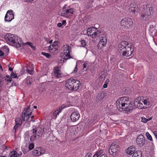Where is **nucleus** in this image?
<instances>
[{
  "label": "nucleus",
  "instance_id": "nucleus-1",
  "mask_svg": "<svg viewBox=\"0 0 157 157\" xmlns=\"http://www.w3.org/2000/svg\"><path fill=\"white\" fill-rule=\"evenodd\" d=\"M118 50L121 56L128 57L132 54L134 50V47L131 43L122 41L118 44Z\"/></svg>",
  "mask_w": 157,
  "mask_h": 157
},
{
  "label": "nucleus",
  "instance_id": "nucleus-2",
  "mask_svg": "<svg viewBox=\"0 0 157 157\" xmlns=\"http://www.w3.org/2000/svg\"><path fill=\"white\" fill-rule=\"evenodd\" d=\"M7 43L10 45L18 48L23 45V42L18 36L10 33H7L4 36Z\"/></svg>",
  "mask_w": 157,
  "mask_h": 157
},
{
  "label": "nucleus",
  "instance_id": "nucleus-3",
  "mask_svg": "<svg viewBox=\"0 0 157 157\" xmlns=\"http://www.w3.org/2000/svg\"><path fill=\"white\" fill-rule=\"evenodd\" d=\"M134 103L135 107L140 109L147 108L151 105L149 99L146 98H144L143 97L136 98Z\"/></svg>",
  "mask_w": 157,
  "mask_h": 157
},
{
  "label": "nucleus",
  "instance_id": "nucleus-4",
  "mask_svg": "<svg viewBox=\"0 0 157 157\" xmlns=\"http://www.w3.org/2000/svg\"><path fill=\"white\" fill-rule=\"evenodd\" d=\"M32 113L31 111L30 106L29 105L27 108H25L22 112L21 115L22 120L20 118L18 117L15 119V121L17 125L19 126L22 123V120L23 121H27L29 119L30 116Z\"/></svg>",
  "mask_w": 157,
  "mask_h": 157
},
{
  "label": "nucleus",
  "instance_id": "nucleus-5",
  "mask_svg": "<svg viewBox=\"0 0 157 157\" xmlns=\"http://www.w3.org/2000/svg\"><path fill=\"white\" fill-rule=\"evenodd\" d=\"M81 85V83L79 81L71 78L67 80L66 87L70 90L76 91L78 89Z\"/></svg>",
  "mask_w": 157,
  "mask_h": 157
},
{
  "label": "nucleus",
  "instance_id": "nucleus-6",
  "mask_svg": "<svg viewBox=\"0 0 157 157\" xmlns=\"http://www.w3.org/2000/svg\"><path fill=\"white\" fill-rule=\"evenodd\" d=\"M123 104H121L122 110L126 111L128 113H131L134 107L132 106L130 101H129V99L126 97H122Z\"/></svg>",
  "mask_w": 157,
  "mask_h": 157
},
{
  "label": "nucleus",
  "instance_id": "nucleus-7",
  "mask_svg": "<svg viewBox=\"0 0 157 157\" xmlns=\"http://www.w3.org/2000/svg\"><path fill=\"white\" fill-rule=\"evenodd\" d=\"M153 10L152 7L147 6L140 13V19L143 21H148L150 18L151 12Z\"/></svg>",
  "mask_w": 157,
  "mask_h": 157
},
{
  "label": "nucleus",
  "instance_id": "nucleus-8",
  "mask_svg": "<svg viewBox=\"0 0 157 157\" xmlns=\"http://www.w3.org/2000/svg\"><path fill=\"white\" fill-rule=\"evenodd\" d=\"M119 149V147L117 144H112L109 147V152L111 155L115 156L118 155Z\"/></svg>",
  "mask_w": 157,
  "mask_h": 157
},
{
  "label": "nucleus",
  "instance_id": "nucleus-9",
  "mask_svg": "<svg viewBox=\"0 0 157 157\" xmlns=\"http://www.w3.org/2000/svg\"><path fill=\"white\" fill-rule=\"evenodd\" d=\"M95 29L96 30L97 28L94 27L88 28L86 32L88 35L91 36L92 38H95L96 36H100V34L101 33V31L98 30L96 31Z\"/></svg>",
  "mask_w": 157,
  "mask_h": 157
},
{
  "label": "nucleus",
  "instance_id": "nucleus-10",
  "mask_svg": "<svg viewBox=\"0 0 157 157\" xmlns=\"http://www.w3.org/2000/svg\"><path fill=\"white\" fill-rule=\"evenodd\" d=\"M133 24L132 19L129 17L124 18L121 21V25L127 28L131 27L132 26Z\"/></svg>",
  "mask_w": 157,
  "mask_h": 157
},
{
  "label": "nucleus",
  "instance_id": "nucleus-11",
  "mask_svg": "<svg viewBox=\"0 0 157 157\" xmlns=\"http://www.w3.org/2000/svg\"><path fill=\"white\" fill-rule=\"evenodd\" d=\"M13 12V11L12 10H9L7 11L5 17L6 21H10L14 19V15Z\"/></svg>",
  "mask_w": 157,
  "mask_h": 157
},
{
  "label": "nucleus",
  "instance_id": "nucleus-12",
  "mask_svg": "<svg viewBox=\"0 0 157 157\" xmlns=\"http://www.w3.org/2000/svg\"><path fill=\"white\" fill-rule=\"evenodd\" d=\"M137 144L139 145V146L142 147L144 144L145 142V140L144 136L140 135L138 136L136 139Z\"/></svg>",
  "mask_w": 157,
  "mask_h": 157
},
{
  "label": "nucleus",
  "instance_id": "nucleus-13",
  "mask_svg": "<svg viewBox=\"0 0 157 157\" xmlns=\"http://www.w3.org/2000/svg\"><path fill=\"white\" fill-rule=\"evenodd\" d=\"M80 114L76 112H73L71 115V119L73 122H75L78 120Z\"/></svg>",
  "mask_w": 157,
  "mask_h": 157
},
{
  "label": "nucleus",
  "instance_id": "nucleus-14",
  "mask_svg": "<svg viewBox=\"0 0 157 157\" xmlns=\"http://www.w3.org/2000/svg\"><path fill=\"white\" fill-rule=\"evenodd\" d=\"M105 96V94L103 92L99 93L96 97L95 101H96L97 102L100 103L103 100Z\"/></svg>",
  "mask_w": 157,
  "mask_h": 157
},
{
  "label": "nucleus",
  "instance_id": "nucleus-15",
  "mask_svg": "<svg viewBox=\"0 0 157 157\" xmlns=\"http://www.w3.org/2000/svg\"><path fill=\"white\" fill-rule=\"evenodd\" d=\"M70 47L67 44L66 45L65 48L66 49V52L64 53V54L65 55V56L64 57V59L67 60L68 59H70L71 58V56L70 54Z\"/></svg>",
  "mask_w": 157,
  "mask_h": 157
},
{
  "label": "nucleus",
  "instance_id": "nucleus-16",
  "mask_svg": "<svg viewBox=\"0 0 157 157\" xmlns=\"http://www.w3.org/2000/svg\"><path fill=\"white\" fill-rule=\"evenodd\" d=\"M139 9L138 7V6L136 5H133L132 6H131L129 8V11L131 12H132V13L134 14L136 13L139 11Z\"/></svg>",
  "mask_w": 157,
  "mask_h": 157
},
{
  "label": "nucleus",
  "instance_id": "nucleus-17",
  "mask_svg": "<svg viewBox=\"0 0 157 157\" xmlns=\"http://www.w3.org/2000/svg\"><path fill=\"white\" fill-rule=\"evenodd\" d=\"M135 150L136 149L135 148V146H132L128 147L126 149V152L127 154L129 155H131L134 154Z\"/></svg>",
  "mask_w": 157,
  "mask_h": 157
},
{
  "label": "nucleus",
  "instance_id": "nucleus-18",
  "mask_svg": "<svg viewBox=\"0 0 157 157\" xmlns=\"http://www.w3.org/2000/svg\"><path fill=\"white\" fill-rule=\"evenodd\" d=\"M122 97L120 98H118V100L116 102V106L117 108L119 109H122V107H121V104H123V101H122ZM121 110V111H122Z\"/></svg>",
  "mask_w": 157,
  "mask_h": 157
},
{
  "label": "nucleus",
  "instance_id": "nucleus-19",
  "mask_svg": "<svg viewBox=\"0 0 157 157\" xmlns=\"http://www.w3.org/2000/svg\"><path fill=\"white\" fill-rule=\"evenodd\" d=\"M59 67L58 66L55 68L54 71L55 75L57 78H59L61 77V74L59 73Z\"/></svg>",
  "mask_w": 157,
  "mask_h": 157
},
{
  "label": "nucleus",
  "instance_id": "nucleus-20",
  "mask_svg": "<svg viewBox=\"0 0 157 157\" xmlns=\"http://www.w3.org/2000/svg\"><path fill=\"white\" fill-rule=\"evenodd\" d=\"M22 154L21 153V154H18L17 152L16 151H12L11 152L10 154V155L11 157H17V156H21Z\"/></svg>",
  "mask_w": 157,
  "mask_h": 157
},
{
  "label": "nucleus",
  "instance_id": "nucleus-21",
  "mask_svg": "<svg viewBox=\"0 0 157 157\" xmlns=\"http://www.w3.org/2000/svg\"><path fill=\"white\" fill-rule=\"evenodd\" d=\"M142 152L141 151H135L132 155V157H141Z\"/></svg>",
  "mask_w": 157,
  "mask_h": 157
},
{
  "label": "nucleus",
  "instance_id": "nucleus-22",
  "mask_svg": "<svg viewBox=\"0 0 157 157\" xmlns=\"http://www.w3.org/2000/svg\"><path fill=\"white\" fill-rule=\"evenodd\" d=\"M103 152V151L102 149H98L96 152L95 154L94 155L93 157H98Z\"/></svg>",
  "mask_w": 157,
  "mask_h": 157
},
{
  "label": "nucleus",
  "instance_id": "nucleus-23",
  "mask_svg": "<svg viewBox=\"0 0 157 157\" xmlns=\"http://www.w3.org/2000/svg\"><path fill=\"white\" fill-rule=\"evenodd\" d=\"M100 41V42L105 44L107 42V39L105 37H101Z\"/></svg>",
  "mask_w": 157,
  "mask_h": 157
},
{
  "label": "nucleus",
  "instance_id": "nucleus-24",
  "mask_svg": "<svg viewBox=\"0 0 157 157\" xmlns=\"http://www.w3.org/2000/svg\"><path fill=\"white\" fill-rule=\"evenodd\" d=\"M105 44L99 42L98 45V49H101L104 47Z\"/></svg>",
  "mask_w": 157,
  "mask_h": 157
},
{
  "label": "nucleus",
  "instance_id": "nucleus-25",
  "mask_svg": "<svg viewBox=\"0 0 157 157\" xmlns=\"http://www.w3.org/2000/svg\"><path fill=\"white\" fill-rule=\"evenodd\" d=\"M59 114V112L55 111L53 113L52 116V117L53 119H56L57 117V115Z\"/></svg>",
  "mask_w": 157,
  "mask_h": 157
},
{
  "label": "nucleus",
  "instance_id": "nucleus-26",
  "mask_svg": "<svg viewBox=\"0 0 157 157\" xmlns=\"http://www.w3.org/2000/svg\"><path fill=\"white\" fill-rule=\"evenodd\" d=\"M5 79L7 80V82H10L12 80L11 77L9 75H7L6 77H5Z\"/></svg>",
  "mask_w": 157,
  "mask_h": 157
},
{
  "label": "nucleus",
  "instance_id": "nucleus-27",
  "mask_svg": "<svg viewBox=\"0 0 157 157\" xmlns=\"http://www.w3.org/2000/svg\"><path fill=\"white\" fill-rule=\"evenodd\" d=\"M146 135L147 138L150 141H152V139L150 134L148 132L146 133Z\"/></svg>",
  "mask_w": 157,
  "mask_h": 157
},
{
  "label": "nucleus",
  "instance_id": "nucleus-28",
  "mask_svg": "<svg viewBox=\"0 0 157 157\" xmlns=\"http://www.w3.org/2000/svg\"><path fill=\"white\" fill-rule=\"evenodd\" d=\"M36 138V135H33L31 136L30 138V141L31 142H33Z\"/></svg>",
  "mask_w": 157,
  "mask_h": 157
},
{
  "label": "nucleus",
  "instance_id": "nucleus-29",
  "mask_svg": "<svg viewBox=\"0 0 157 157\" xmlns=\"http://www.w3.org/2000/svg\"><path fill=\"white\" fill-rule=\"evenodd\" d=\"M67 14L69 13L73 14V10L72 9L70 8V9H66Z\"/></svg>",
  "mask_w": 157,
  "mask_h": 157
},
{
  "label": "nucleus",
  "instance_id": "nucleus-30",
  "mask_svg": "<svg viewBox=\"0 0 157 157\" xmlns=\"http://www.w3.org/2000/svg\"><path fill=\"white\" fill-rule=\"evenodd\" d=\"M93 2V0H90L87 3V7L88 8H90L92 6V4Z\"/></svg>",
  "mask_w": 157,
  "mask_h": 157
},
{
  "label": "nucleus",
  "instance_id": "nucleus-31",
  "mask_svg": "<svg viewBox=\"0 0 157 157\" xmlns=\"http://www.w3.org/2000/svg\"><path fill=\"white\" fill-rule=\"evenodd\" d=\"M41 54L45 56L47 58H50L51 56V55L49 53H47L46 52H42L41 53Z\"/></svg>",
  "mask_w": 157,
  "mask_h": 157
},
{
  "label": "nucleus",
  "instance_id": "nucleus-32",
  "mask_svg": "<svg viewBox=\"0 0 157 157\" xmlns=\"http://www.w3.org/2000/svg\"><path fill=\"white\" fill-rule=\"evenodd\" d=\"M25 44L29 45L33 49L35 48V46L33 45V44L30 42H27L25 43Z\"/></svg>",
  "mask_w": 157,
  "mask_h": 157
},
{
  "label": "nucleus",
  "instance_id": "nucleus-33",
  "mask_svg": "<svg viewBox=\"0 0 157 157\" xmlns=\"http://www.w3.org/2000/svg\"><path fill=\"white\" fill-rule=\"evenodd\" d=\"M83 69L86 71L89 68L87 66V63H85L83 65Z\"/></svg>",
  "mask_w": 157,
  "mask_h": 157
},
{
  "label": "nucleus",
  "instance_id": "nucleus-34",
  "mask_svg": "<svg viewBox=\"0 0 157 157\" xmlns=\"http://www.w3.org/2000/svg\"><path fill=\"white\" fill-rule=\"evenodd\" d=\"M62 10L61 11V13H60L61 16H63V15H66L67 13L66 11V9L63 8Z\"/></svg>",
  "mask_w": 157,
  "mask_h": 157
},
{
  "label": "nucleus",
  "instance_id": "nucleus-35",
  "mask_svg": "<svg viewBox=\"0 0 157 157\" xmlns=\"http://www.w3.org/2000/svg\"><path fill=\"white\" fill-rule=\"evenodd\" d=\"M33 151L34 152V154L35 155L37 156H39L41 154V152H40L39 153L38 151L37 150H34Z\"/></svg>",
  "mask_w": 157,
  "mask_h": 157
},
{
  "label": "nucleus",
  "instance_id": "nucleus-36",
  "mask_svg": "<svg viewBox=\"0 0 157 157\" xmlns=\"http://www.w3.org/2000/svg\"><path fill=\"white\" fill-rule=\"evenodd\" d=\"M34 147V145L33 143H30L29 145V150L33 149Z\"/></svg>",
  "mask_w": 157,
  "mask_h": 157
},
{
  "label": "nucleus",
  "instance_id": "nucleus-37",
  "mask_svg": "<svg viewBox=\"0 0 157 157\" xmlns=\"http://www.w3.org/2000/svg\"><path fill=\"white\" fill-rule=\"evenodd\" d=\"M81 44L82 47H85L86 46V42L84 40H82L81 41Z\"/></svg>",
  "mask_w": 157,
  "mask_h": 157
},
{
  "label": "nucleus",
  "instance_id": "nucleus-38",
  "mask_svg": "<svg viewBox=\"0 0 157 157\" xmlns=\"http://www.w3.org/2000/svg\"><path fill=\"white\" fill-rule=\"evenodd\" d=\"M141 121L145 123H146L148 121L147 119L144 117H141Z\"/></svg>",
  "mask_w": 157,
  "mask_h": 157
},
{
  "label": "nucleus",
  "instance_id": "nucleus-39",
  "mask_svg": "<svg viewBox=\"0 0 157 157\" xmlns=\"http://www.w3.org/2000/svg\"><path fill=\"white\" fill-rule=\"evenodd\" d=\"M31 131L32 132V133L33 135H36L37 130L34 129V128H33V129L31 130Z\"/></svg>",
  "mask_w": 157,
  "mask_h": 157
},
{
  "label": "nucleus",
  "instance_id": "nucleus-40",
  "mask_svg": "<svg viewBox=\"0 0 157 157\" xmlns=\"http://www.w3.org/2000/svg\"><path fill=\"white\" fill-rule=\"evenodd\" d=\"M33 71V69H31V70H30L28 69V68H27V70H26L27 72L30 74H32V72Z\"/></svg>",
  "mask_w": 157,
  "mask_h": 157
},
{
  "label": "nucleus",
  "instance_id": "nucleus-41",
  "mask_svg": "<svg viewBox=\"0 0 157 157\" xmlns=\"http://www.w3.org/2000/svg\"><path fill=\"white\" fill-rule=\"evenodd\" d=\"M11 77L13 78H16L17 77V75L16 74L12 73L11 74Z\"/></svg>",
  "mask_w": 157,
  "mask_h": 157
},
{
  "label": "nucleus",
  "instance_id": "nucleus-42",
  "mask_svg": "<svg viewBox=\"0 0 157 157\" xmlns=\"http://www.w3.org/2000/svg\"><path fill=\"white\" fill-rule=\"evenodd\" d=\"M77 70H78L77 65L76 64V65L75 68L73 72H72V73H75L77 71Z\"/></svg>",
  "mask_w": 157,
  "mask_h": 157
},
{
  "label": "nucleus",
  "instance_id": "nucleus-43",
  "mask_svg": "<svg viewBox=\"0 0 157 157\" xmlns=\"http://www.w3.org/2000/svg\"><path fill=\"white\" fill-rule=\"evenodd\" d=\"M92 154L90 153H88L86 155L85 157H91Z\"/></svg>",
  "mask_w": 157,
  "mask_h": 157
},
{
  "label": "nucleus",
  "instance_id": "nucleus-44",
  "mask_svg": "<svg viewBox=\"0 0 157 157\" xmlns=\"http://www.w3.org/2000/svg\"><path fill=\"white\" fill-rule=\"evenodd\" d=\"M58 42L57 41H55L54 42V44L52 45V46L53 47H56V45L57 44Z\"/></svg>",
  "mask_w": 157,
  "mask_h": 157
},
{
  "label": "nucleus",
  "instance_id": "nucleus-45",
  "mask_svg": "<svg viewBox=\"0 0 157 157\" xmlns=\"http://www.w3.org/2000/svg\"><path fill=\"white\" fill-rule=\"evenodd\" d=\"M19 126L18 125H17L16 124V125L15 126H14V127H13V131L14 130V132H16V130L17 129V128Z\"/></svg>",
  "mask_w": 157,
  "mask_h": 157
},
{
  "label": "nucleus",
  "instance_id": "nucleus-46",
  "mask_svg": "<svg viewBox=\"0 0 157 157\" xmlns=\"http://www.w3.org/2000/svg\"><path fill=\"white\" fill-rule=\"evenodd\" d=\"M62 108H63L62 107L60 108H59L58 109H57L56 111L59 112V113L61 111Z\"/></svg>",
  "mask_w": 157,
  "mask_h": 157
},
{
  "label": "nucleus",
  "instance_id": "nucleus-47",
  "mask_svg": "<svg viewBox=\"0 0 157 157\" xmlns=\"http://www.w3.org/2000/svg\"><path fill=\"white\" fill-rule=\"evenodd\" d=\"M62 26V24L61 23H59L57 24V26L59 27H61Z\"/></svg>",
  "mask_w": 157,
  "mask_h": 157
},
{
  "label": "nucleus",
  "instance_id": "nucleus-48",
  "mask_svg": "<svg viewBox=\"0 0 157 157\" xmlns=\"http://www.w3.org/2000/svg\"><path fill=\"white\" fill-rule=\"evenodd\" d=\"M154 135L155 136V138L157 139V132H154Z\"/></svg>",
  "mask_w": 157,
  "mask_h": 157
},
{
  "label": "nucleus",
  "instance_id": "nucleus-49",
  "mask_svg": "<svg viewBox=\"0 0 157 157\" xmlns=\"http://www.w3.org/2000/svg\"><path fill=\"white\" fill-rule=\"evenodd\" d=\"M4 53L2 51H0V56H2L4 55Z\"/></svg>",
  "mask_w": 157,
  "mask_h": 157
},
{
  "label": "nucleus",
  "instance_id": "nucleus-50",
  "mask_svg": "<svg viewBox=\"0 0 157 157\" xmlns=\"http://www.w3.org/2000/svg\"><path fill=\"white\" fill-rule=\"evenodd\" d=\"M107 86V84H104V85H103V87L104 88H106Z\"/></svg>",
  "mask_w": 157,
  "mask_h": 157
},
{
  "label": "nucleus",
  "instance_id": "nucleus-51",
  "mask_svg": "<svg viewBox=\"0 0 157 157\" xmlns=\"http://www.w3.org/2000/svg\"><path fill=\"white\" fill-rule=\"evenodd\" d=\"M25 134L26 135H27V136H29V132L28 131L26 132L25 133Z\"/></svg>",
  "mask_w": 157,
  "mask_h": 157
},
{
  "label": "nucleus",
  "instance_id": "nucleus-52",
  "mask_svg": "<svg viewBox=\"0 0 157 157\" xmlns=\"http://www.w3.org/2000/svg\"><path fill=\"white\" fill-rule=\"evenodd\" d=\"M66 23V21L65 20H63L62 21V24H64Z\"/></svg>",
  "mask_w": 157,
  "mask_h": 157
},
{
  "label": "nucleus",
  "instance_id": "nucleus-53",
  "mask_svg": "<svg viewBox=\"0 0 157 157\" xmlns=\"http://www.w3.org/2000/svg\"><path fill=\"white\" fill-rule=\"evenodd\" d=\"M99 157H107L104 154L102 155L101 156H100Z\"/></svg>",
  "mask_w": 157,
  "mask_h": 157
},
{
  "label": "nucleus",
  "instance_id": "nucleus-54",
  "mask_svg": "<svg viewBox=\"0 0 157 157\" xmlns=\"http://www.w3.org/2000/svg\"><path fill=\"white\" fill-rule=\"evenodd\" d=\"M13 69V68H12V67H10L9 69V70L10 71H12Z\"/></svg>",
  "mask_w": 157,
  "mask_h": 157
},
{
  "label": "nucleus",
  "instance_id": "nucleus-55",
  "mask_svg": "<svg viewBox=\"0 0 157 157\" xmlns=\"http://www.w3.org/2000/svg\"><path fill=\"white\" fill-rule=\"evenodd\" d=\"M32 121L33 122H35V121L34 120H33V119H31V120L30 121H29V122H30V121Z\"/></svg>",
  "mask_w": 157,
  "mask_h": 157
},
{
  "label": "nucleus",
  "instance_id": "nucleus-56",
  "mask_svg": "<svg viewBox=\"0 0 157 157\" xmlns=\"http://www.w3.org/2000/svg\"><path fill=\"white\" fill-rule=\"evenodd\" d=\"M2 85L1 83V81L0 80V87L2 86Z\"/></svg>",
  "mask_w": 157,
  "mask_h": 157
},
{
  "label": "nucleus",
  "instance_id": "nucleus-57",
  "mask_svg": "<svg viewBox=\"0 0 157 157\" xmlns=\"http://www.w3.org/2000/svg\"><path fill=\"white\" fill-rule=\"evenodd\" d=\"M34 116H33V115L32 116H31V119H33V118H34Z\"/></svg>",
  "mask_w": 157,
  "mask_h": 157
},
{
  "label": "nucleus",
  "instance_id": "nucleus-58",
  "mask_svg": "<svg viewBox=\"0 0 157 157\" xmlns=\"http://www.w3.org/2000/svg\"><path fill=\"white\" fill-rule=\"evenodd\" d=\"M152 117H150L148 119H147V121H149V120H151V119H152Z\"/></svg>",
  "mask_w": 157,
  "mask_h": 157
},
{
  "label": "nucleus",
  "instance_id": "nucleus-59",
  "mask_svg": "<svg viewBox=\"0 0 157 157\" xmlns=\"http://www.w3.org/2000/svg\"><path fill=\"white\" fill-rule=\"evenodd\" d=\"M49 49H52V48L51 46H50L49 47Z\"/></svg>",
  "mask_w": 157,
  "mask_h": 157
},
{
  "label": "nucleus",
  "instance_id": "nucleus-60",
  "mask_svg": "<svg viewBox=\"0 0 157 157\" xmlns=\"http://www.w3.org/2000/svg\"><path fill=\"white\" fill-rule=\"evenodd\" d=\"M37 108V107L36 106H34V108H35V109H36Z\"/></svg>",
  "mask_w": 157,
  "mask_h": 157
},
{
  "label": "nucleus",
  "instance_id": "nucleus-61",
  "mask_svg": "<svg viewBox=\"0 0 157 157\" xmlns=\"http://www.w3.org/2000/svg\"><path fill=\"white\" fill-rule=\"evenodd\" d=\"M52 40H50V41H49V43L50 44H51V43L52 42Z\"/></svg>",
  "mask_w": 157,
  "mask_h": 157
},
{
  "label": "nucleus",
  "instance_id": "nucleus-62",
  "mask_svg": "<svg viewBox=\"0 0 157 157\" xmlns=\"http://www.w3.org/2000/svg\"><path fill=\"white\" fill-rule=\"evenodd\" d=\"M33 0H27V2H31L33 1Z\"/></svg>",
  "mask_w": 157,
  "mask_h": 157
},
{
  "label": "nucleus",
  "instance_id": "nucleus-63",
  "mask_svg": "<svg viewBox=\"0 0 157 157\" xmlns=\"http://www.w3.org/2000/svg\"><path fill=\"white\" fill-rule=\"evenodd\" d=\"M0 68L2 69V68L1 66L0 65Z\"/></svg>",
  "mask_w": 157,
  "mask_h": 157
},
{
  "label": "nucleus",
  "instance_id": "nucleus-64",
  "mask_svg": "<svg viewBox=\"0 0 157 157\" xmlns=\"http://www.w3.org/2000/svg\"><path fill=\"white\" fill-rule=\"evenodd\" d=\"M55 49H56V50H57V49H58V48H56V47H55Z\"/></svg>",
  "mask_w": 157,
  "mask_h": 157
}]
</instances>
